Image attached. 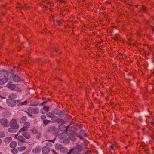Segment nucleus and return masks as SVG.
Instances as JSON below:
<instances>
[{
	"label": "nucleus",
	"mask_w": 154,
	"mask_h": 154,
	"mask_svg": "<svg viewBox=\"0 0 154 154\" xmlns=\"http://www.w3.org/2000/svg\"><path fill=\"white\" fill-rule=\"evenodd\" d=\"M24 123L23 127L19 130V133L27 130L28 128L30 126V124L29 122H26Z\"/></svg>",
	"instance_id": "obj_8"
},
{
	"label": "nucleus",
	"mask_w": 154,
	"mask_h": 154,
	"mask_svg": "<svg viewBox=\"0 0 154 154\" xmlns=\"http://www.w3.org/2000/svg\"><path fill=\"white\" fill-rule=\"evenodd\" d=\"M22 134L26 139H29L30 138V134L28 132L23 133Z\"/></svg>",
	"instance_id": "obj_20"
},
{
	"label": "nucleus",
	"mask_w": 154,
	"mask_h": 154,
	"mask_svg": "<svg viewBox=\"0 0 154 154\" xmlns=\"http://www.w3.org/2000/svg\"><path fill=\"white\" fill-rule=\"evenodd\" d=\"M151 124L152 125L154 124V119H152V121L151 122Z\"/></svg>",
	"instance_id": "obj_50"
},
{
	"label": "nucleus",
	"mask_w": 154,
	"mask_h": 154,
	"mask_svg": "<svg viewBox=\"0 0 154 154\" xmlns=\"http://www.w3.org/2000/svg\"><path fill=\"white\" fill-rule=\"evenodd\" d=\"M26 148V147L25 146H23L19 148L18 149L20 150V151H23Z\"/></svg>",
	"instance_id": "obj_39"
},
{
	"label": "nucleus",
	"mask_w": 154,
	"mask_h": 154,
	"mask_svg": "<svg viewBox=\"0 0 154 154\" xmlns=\"http://www.w3.org/2000/svg\"><path fill=\"white\" fill-rule=\"evenodd\" d=\"M17 135L18 134L15 135L14 138L17 139L20 142H26L25 139L22 136L19 135L17 136Z\"/></svg>",
	"instance_id": "obj_12"
},
{
	"label": "nucleus",
	"mask_w": 154,
	"mask_h": 154,
	"mask_svg": "<svg viewBox=\"0 0 154 154\" xmlns=\"http://www.w3.org/2000/svg\"><path fill=\"white\" fill-rule=\"evenodd\" d=\"M0 154H1L0 153Z\"/></svg>",
	"instance_id": "obj_64"
},
{
	"label": "nucleus",
	"mask_w": 154,
	"mask_h": 154,
	"mask_svg": "<svg viewBox=\"0 0 154 154\" xmlns=\"http://www.w3.org/2000/svg\"><path fill=\"white\" fill-rule=\"evenodd\" d=\"M56 21L57 22H59V20H56Z\"/></svg>",
	"instance_id": "obj_58"
},
{
	"label": "nucleus",
	"mask_w": 154,
	"mask_h": 154,
	"mask_svg": "<svg viewBox=\"0 0 154 154\" xmlns=\"http://www.w3.org/2000/svg\"><path fill=\"white\" fill-rule=\"evenodd\" d=\"M28 102L27 100H25L24 102H21L20 103V106L23 105H26L27 104Z\"/></svg>",
	"instance_id": "obj_35"
},
{
	"label": "nucleus",
	"mask_w": 154,
	"mask_h": 154,
	"mask_svg": "<svg viewBox=\"0 0 154 154\" xmlns=\"http://www.w3.org/2000/svg\"><path fill=\"white\" fill-rule=\"evenodd\" d=\"M54 113L56 115H60V116L63 114V112L59 109L55 110L54 111Z\"/></svg>",
	"instance_id": "obj_22"
},
{
	"label": "nucleus",
	"mask_w": 154,
	"mask_h": 154,
	"mask_svg": "<svg viewBox=\"0 0 154 154\" xmlns=\"http://www.w3.org/2000/svg\"><path fill=\"white\" fill-rule=\"evenodd\" d=\"M69 142V140L68 139H65L63 140V143L65 144H68Z\"/></svg>",
	"instance_id": "obj_38"
},
{
	"label": "nucleus",
	"mask_w": 154,
	"mask_h": 154,
	"mask_svg": "<svg viewBox=\"0 0 154 154\" xmlns=\"http://www.w3.org/2000/svg\"><path fill=\"white\" fill-rule=\"evenodd\" d=\"M11 127H12L14 129H17L19 127L18 125L17 124L16 120L14 119H13L10 122Z\"/></svg>",
	"instance_id": "obj_5"
},
{
	"label": "nucleus",
	"mask_w": 154,
	"mask_h": 154,
	"mask_svg": "<svg viewBox=\"0 0 154 154\" xmlns=\"http://www.w3.org/2000/svg\"><path fill=\"white\" fill-rule=\"evenodd\" d=\"M68 132L65 131L57 135L58 137L60 139H63L66 137L67 136Z\"/></svg>",
	"instance_id": "obj_13"
},
{
	"label": "nucleus",
	"mask_w": 154,
	"mask_h": 154,
	"mask_svg": "<svg viewBox=\"0 0 154 154\" xmlns=\"http://www.w3.org/2000/svg\"><path fill=\"white\" fill-rule=\"evenodd\" d=\"M41 118L43 120V122L45 125H47L50 121V120H47L46 116H41Z\"/></svg>",
	"instance_id": "obj_15"
},
{
	"label": "nucleus",
	"mask_w": 154,
	"mask_h": 154,
	"mask_svg": "<svg viewBox=\"0 0 154 154\" xmlns=\"http://www.w3.org/2000/svg\"><path fill=\"white\" fill-rule=\"evenodd\" d=\"M55 140V139L53 140H49L48 141L51 142H52L53 143H54Z\"/></svg>",
	"instance_id": "obj_47"
},
{
	"label": "nucleus",
	"mask_w": 154,
	"mask_h": 154,
	"mask_svg": "<svg viewBox=\"0 0 154 154\" xmlns=\"http://www.w3.org/2000/svg\"><path fill=\"white\" fill-rule=\"evenodd\" d=\"M6 102L8 105L10 107H13L16 105V101L15 100L7 99Z\"/></svg>",
	"instance_id": "obj_7"
},
{
	"label": "nucleus",
	"mask_w": 154,
	"mask_h": 154,
	"mask_svg": "<svg viewBox=\"0 0 154 154\" xmlns=\"http://www.w3.org/2000/svg\"><path fill=\"white\" fill-rule=\"evenodd\" d=\"M85 135V132L83 130H81L80 131L79 135L84 136Z\"/></svg>",
	"instance_id": "obj_41"
},
{
	"label": "nucleus",
	"mask_w": 154,
	"mask_h": 154,
	"mask_svg": "<svg viewBox=\"0 0 154 154\" xmlns=\"http://www.w3.org/2000/svg\"><path fill=\"white\" fill-rule=\"evenodd\" d=\"M48 113H47V116H48Z\"/></svg>",
	"instance_id": "obj_63"
},
{
	"label": "nucleus",
	"mask_w": 154,
	"mask_h": 154,
	"mask_svg": "<svg viewBox=\"0 0 154 154\" xmlns=\"http://www.w3.org/2000/svg\"><path fill=\"white\" fill-rule=\"evenodd\" d=\"M12 72L13 73H14L15 72V71L14 70H11Z\"/></svg>",
	"instance_id": "obj_54"
},
{
	"label": "nucleus",
	"mask_w": 154,
	"mask_h": 154,
	"mask_svg": "<svg viewBox=\"0 0 154 154\" xmlns=\"http://www.w3.org/2000/svg\"><path fill=\"white\" fill-rule=\"evenodd\" d=\"M27 118L26 116H23L20 119V122L21 123H24L26 121Z\"/></svg>",
	"instance_id": "obj_24"
},
{
	"label": "nucleus",
	"mask_w": 154,
	"mask_h": 154,
	"mask_svg": "<svg viewBox=\"0 0 154 154\" xmlns=\"http://www.w3.org/2000/svg\"><path fill=\"white\" fill-rule=\"evenodd\" d=\"M12 78L13 80L16 82H18L20 81V77L16 75L15 74H14L13 75Z\"/></svg>",
	"instance_id": "obj_16"
},
{
	"label": "nucleus",
	"mask_w": 154,
	"mask_h": 154,
	"mask_svg": "<svg viewBox=\"0 0 154 154\" xmlns=\"http://www.w3.org/2000/svg\"><path fill=\"white\" fill-rule=\"evenodd\" d=\"M113 38L114 39L115 41H117L118 40V38L116 36H114V37Z\"/></svg>",
	"instance_id": "obj_45"
},
{
	"label": "nucleus",
	"mask_w": 154,
	"mask_h": 154,
	"mask_svg": "<svg viewBox=\"0 0 154 154\" xmlns=\"http://www.w3.org/2000/svg\"><path fill=\"white\" fill-rule=\"evenodd\" d=\"M41 149L40 146H37L32 149V152L33 153H37L41 152Z\"/></svg>",
	"instance_id": "obj_14"
},
{
	"label": "nucleus",
	"mask_w": 154,
	"mask_h": 154,
	"mask_svg": "<svg viewBox=\"0 0 154 154\" xmlns=\"http://www.w3.org/2000/svg\"><path fill=\"white\" fill-rule=\"evenodd\" d=\"M74 134V133H69L68 134L69 138L72 141H75L76 140V137Z\"/></svg>",
	"instance_id": "obj_19"
},
{
	"label": "nucleus",
	"mask_w": 154,
	"mask_h": 154,
	"mask_svg": "<svg viewBox=\"0 0 154 154\" xmlns=\"http://www.w3.org/2000/svg\"><path fill=\"white\" fill-rule=\"evenodd\" d=\"M20 142H18V144L19 145H20Z\"/></svg>",
	"instance_id": "obj_59"
},
{
	"label": "nucleus",
	"mask_w": 154,
	"mask_h": 154,
	"mask_svg": "<svg viewBox=\"0 0 154 154\" xmlns=\"http://www.w3.org/2000/svg\"><path fill=\"white\" fill-rule=\"evenodd\" d=\"M2 142V140L0 139V144H1Z\"/></svg>",
	"instance_id": "obj_55"
},
{
	"label": "nucleus",
	"mask_w": 154,
	"mask_h": 154,
	"mask_svg": "<svg viewBox=\"0 0 154 154\" xmlns=\"http://www.w3.org/2000/svg\"><path fill=\"white\" fill-rule=\"evenodd\" d=\"M39 104V103L38 101H35L30 104V106H36Z\"/></svg>",
	"instance_id": "obj_27"
},
{
	"label": "nucleus",
	"mask_w": 154,
	"mask_h": 154,
	"mask_svg": "<svg viewBox=\"0 0 154 154\" xmlns=\"http://www.w3.org/2000/svg\"><path fill=\"white\" fill-rule=\"evenodd\" d=\"M68 150L67 148L65 147H62L60 151L63 153H66L68 152Z\"/></svg>",
	"instance_id": "obj_29"
},
{
	"label": "nucleus",
	"mask_w": 154,
	"mask_h": 154,
	"mask_svg": "<svg viewBox=\"0 0 154 154\" xmlns=\"http://www.w3.org/2000/svg\"><path fill=\"white\" fill-rule=\"evenodd\" d=\"M16 101V102L19 103V105L20 106V103L21 102V100H15Z\"/></svg>",
	"instance_id": "obj_42"
},
{
	"label": "nucleus",
	"mask_w": 154,
	"mask_h": 154,
	"mask_svg": "<svg viewBox=\"0 0 154 154\" xmlns=\"http://www.w3.org/2000/svg\"><path fill=\"white\" fill-rule=\"evenodd\" d=\"M62 145L59 144H57L55 146V149L57 150H60L61 148H62Z\"/></svg>",
	"instance_id": "obj_26"
},
{
	"label": "nucleus",
	"mask_w": 154,
	"mask_h": 154,
	"mask_svg": "<svg viewBox=\"0 0 154 154\" xmlns=\"http://www.w3.org/2000/svg\"><path fill=\"white\" fill-rule=\"evenodd\" d=\"M82 135H76V136L78 137H79L80 138V139L81 140H83V137L82 136Z\"/></svg>",
	"instance_id": "obj_44"
},
{
	"label": "nucleus",
	"mask_w": 154,
	"mask_h": 154,
	"mask_svg": "<svg viewBox=\"0 0 154 154\" xmlns=\"http://www.w3.org/2000/svg\"><path fill=\"white\" fill-rule=\"evenodd\" d=\"M59 129L61 131H66V128L63 124H60L58 126Z\"/></svg>",
	"instance_id": "obj_18"
},
{
	"label": "nucleus",
	"mask_w": 154,
	"mask_h": 154,
	"mask_svg": "<svg viewBox=\"0 0 154 154\" xmlns=\"http://www.w3.org/2000/svg\"><path fill=\"white\" fill-rule=\"evenodd\" d=\"M0 122L4 126L8 127L9 126L8 121L5 119H2L0 120Z\"/></svg>",
	"instance_id": "obj_9"
},
{
	"label": "nucleus",
	"mask_w": 154,
	"mask_h": 154,
	"mask_svg": "<svg viewBox=\"0 0 154 154\" xmlns=\"http://www.w3.org/2000/svg\"><path fill=\"white\" fill-rule=\"evenodd\" d=\"M52 151L54 153V154H58L57 152L55 151V150L53 149L52 150Z\"/></svg>",
	"instance_id": "obj_46"
},
{
	"label": "nucleus",
	"mask_w": 154,
	"mask_h": 154,
	"mask_svg": "<svg viewBox=\"0 0 154 154\" xmlns=\"http://www.w3.org/2000/svg\"><path fill=\"white\" fill-rule=\"evenodd\" d=\"M29 131L30 132L32 133L35 134H37L38 132V131L35 128H32L31 129L29 130Z\"/></svg>",
	"instance_id": "obj_28"
},
{
	"label": "nucleus",
	"mask_w": 154,
	"mask_h": 154,
	"mask_svg": "<svg viewBox=\"0 0 154 154\" xmlns=\"http://www.w3.org/2000/svg\"><path fill=\"white\" fill-rule=\"evenodd\" d=\"M11 152L12 153L15 154L17 153L18 151L16 149H11Z\"/></svg>",
	"instance_id": "obj_32"
},
{
	"label": "nucleus",
	"mask_w": 154,
	"mask_h": 154,
	"mask_svg": "<svg viewBox=\"0 0 154 154\" xmlns=\"http://www.w3.org/2000/svg\"><path fill=\"white\" fill-rule=\"evenodd\" d=\"M57 2L59 1L60 3L62 4L63 3L66 2V0H56Z\"/></svg>",
	"instance_id": "obj_40"
},
{
	"label": "nucleus",
	"mask_w": 154,
	"mask_h": 154,
	"mask_svg": "<svg viewBox=\"0 0 154 154\" xmlns=\"http://www.w3.org/2000/svg\"><path fill=\"white\" fill-rule=\"evenodd\" d=\"M17 146V143L16 142L14 141H12L10 143V146L12 148H14L16 147Z\"/></svg>",
	"instance_id": "obj_23"
},
{
	"label": "nucleus",
	"mask_w": 154,
	"mask_h": 154,
	"mask_svg": "<svg viewBox=\"0 0 154 154\" xmlns=\"http://www.w3.org/2000/svg\"><path fill=\"white\" fill-rule=\"evenodd\" d=\"M50 151V149L48 146H43L42 148V152L44 154H47Z\"/></svg>",
	"instance_id": "obj_10"
},
{
	"label": "nucleus",
	"mask_w": 154,
	"mask_h": 154,
	"mask_svg": "<svg viewBox=\"0 0 154 154\" xmlns=\"http://www.w3.org/2000/svg\"><path fill=\"white\" fill-rule=\"evenodd\" d=\"M43 109L45 111V112H48L49 109V108L48 106H44Z\"/></svg>",
	"instance_id": "obj_30"
},
{
	"label": "nucleus",
	"mask_w": 154,
	"mask_h": 154,
	"mask_svg": "<svg viewBox=\"0 0 154 154\" xmlns=\"http://www.w3.org/2000/svg\"><path fill=\"white\" fill-rule=\"evenodd\" d=\"M5 134L4 133H3L2 135H1L0 137H4L5 136Z\"/></svg>",
	"instance_id": "obj_48"
},
{
	"label": "nucleus",
	"mask_w": 154,
	"mask_h": 154,
	"mask_svg": "<svg viewBox=\"0 0 154 154\" xmlns=\"http://www.w3.org/2000/svg\"><path fill=\"white\" fill-rule=\"evenodd\" d=\"M0 109H3V108L1 106H0Z\"/></svg>",
	"instance_id": "obj_56"
},
{
	"label": "nucleus",
	"mask_w": 154,
	"mask_h": 154,
	"mask_svg": "<svg viewBox=\"0 0 154 154\" xmlns=\"http://www.w3.org/2000/svg\"><path fill=\"white\" fill-rule=\"evenodd\" d=\"M110 147L112 149H114V146H110Z\"/></svg>",
	"instance_id": "obj_49"
},
{
	"label": "nucleus",
	"mask_w": 154,
	"mask_h": 154,
	"mask_svg": "<svg viewBox=\"0 0 154 154\" xmlns=\"http://www.w3.org/2000/svg\"><path fill=\"white\" fill-rule=\"evenodd\" d=\"M28 111L29 112H26L29 115V116H32V115H30V113L33 114H37L38 113L39 110L38 108H34L30 107L28 108Z\"/></svg>",
	"instance_id": "obj_3"
},
{
	"label": "nucleus",
	"mask_w": 154,
	"mask_h": 154,
	"mask_svg": "<svg viewBox=\"0 0 154 154\" xmlns=\"http://www.w3.org/2000/svg\"><path fill=\"white\" fill-rule=\"evenodd\" d=\"M47 102H48L47 101H44L43 102L41 103L40 104V105L43 106L44 105H45V104H46L47 103Z\"/></svg>",
	"instance_id": "obj_43"
},
{
	"label": "nucleus",
	"mask_w": 154,
	"mask_h": 154,
	"mask_svg": "<svg viewBox=\"0 0 154 154\" xmlns=\"http://www.w3.org/2000/svg\"><path fill=\"white\" fill-rule=\"evenodd\" d=\"M140 12H145L146 11V7L144 6L143 5L141 10Z\"/></svg>",
	"instance_id": "obj_31"
},
{
	"label": "nucleus",
	"mask_w": 154,
	"mask_h": 154,
	"mask_svg": "<svg viewBox=\"0 0 154 154\" xmlns=\"http://www.w3.org/2000/svg\"><path fill=\"white\" fill-rule=\"evenodd\" d=\"M47 118V120H50V119H48V118Z\"/></svg>",
	"instance_id": "obj_60"
},
{
	"label": "nucleus",
	"mask_w": 154,
	"mask_h": 154,
	"mask_svg": "<svg viewBox=\"0 0 154 154\" xmlns=\"http://www.w3.org/2000/svg\"><path fill=\"white\" fill-rule=\"evenodd\" d=\"M12 140V138L11 137H8L5 139V143H8L11 141Z\"/></svg>",
	"instance_id": "obj_25"
},
{
	"label": "nucleus",
	"mask_w": 154,
	"mask_h": 154,
	"mask_svg": "<svg viewBox=\"0 0 154 154\" xmlns=\"http://www.w3.org/2000/svg\"><path fill=\"white\" fill-rule=\"evenodd\" d=\"M77 131V129L73 126L70 127L69 126H68L66 127V131H67V132H68H68H70V133H73L75 135Z\"/></svg>",
	"instance_id": "obj_6"
},
{
	"label": "nucleus",
	"mask_w": 154,
	"mask_h": 154,
	"mask_svg": "<svg viewBox=\"0 0 154 154\" xmlns=\"http://www.w3.org/2000/svg\"><path fill=\"white\" fill-rule=\"evenodd\" d=\"M7 112H8V114H7L8 115H11V113L9 111H7Z\"/></svg>",
	"instance_id": "obj_51"
},
{
	"label": "nucleus",
	"mask_w": 154,
	"mask_h": 154,
	"mask_svg": "<svg viewBox=\"0 0 154 154\" xmlns=\"http://www.w3.org/2000/svg\"><path fill=\"white\" fill-rule=\"evenodd\" d=\"M16 85L15 84H12L11 82L8 83L6 87L9 90L13 91L14 90Z\"/></svg>",
	"instance_id": "obj_11"
},
{
	"label": "nucleus",
	"mask_w": 154,
	"mask_h": 154,
	"mask_svg": "<svg viewBox=\"0 0 154 154\" xmlns=\"http://www.w3.org/2000/svg\"><path fill=\"white\" fill-rule=\"evenodd\" d=\"M0 98H2V99H4L5 98V97L1 96H0Z\"/></svg>",
	"instance_id": "obj_52"
},
{
	"label": "nucleus",
	"mask_w": 154,
	"mask_h": 154,
	"mask_svg": "<svg viewBox=\"0 0 154 154\" xmlns=\"http://www.w3.org/2000/svg\"><path fill=\"white\" fill-rule=\"evenodd\" d=\"M17 95L14 93H11L8 96V99L10 100H14L17 98Z\"/></svg>",
	"instance_id": "obj_17"
},
{
	"label": "nucleus",
	"mask_w": 154,
	"mask_h": 154,
	"mask_svg": "<svg viewBox=\"0 0 154 154\" xmlns=\"http://www.w3.org/2000/svg\"><path fill=\"white\" fill-rule=\"evenodd\" d=\"M82 147L81 145H76L74 148L70 149L67 154H71L73 153V154H77L78 153L81 152L82 150Z\"/></svg>",
	"instance_id": "obj_2"
},
{
	"label": "nucleus",
	"mask_w": 154,
	"mask_h": 154,
	"mask_svg": "<svg viewBox=\"0 0 154 154\" xmlns=\"http://www.w3.org/2000/svg\"><path fill=\"white\" fill-rule=\"evenodd\" d=\"M152 76V75H153V76H154V72H153L152 73V74L151 75Z\"/></svg>",
	"instance_id": "obj_57"
},
{
	"label": "nucleus",
	"mask_w": 154,
	"mask_h": 154,
	"mask_svg": "<svg viewBox=\"0 0 154 154\" xmlns=\"http://www.w3.org/2000/svg\"><path fill=\"white\" fill-rule=\"evenodd\" d=\"M14 128L11 127L8 129V131L10 132H15V129Z\"/></svg>",
	"instance_id": "obj_34"
},
{
	"label": "nucleus",
	"mask_w": 154,
	"mask_h": 154,
	"mask_svg": "<svg viewBox=\"0 0 154 154\" xmlns=\"http://www.w3.org/2000/svg\"><path fill=\"white\" fill-rule=\"evenodd\" d=\"M42 137V135L41 133L39 132L38 133V134L36 136V139H39L41 138Z\"/></svg>",
	"instance_id": "obj_36"
},
{
	"label": "nucleus",
	"mask_w": 154,
	"mask_h": 154,
	"mask_svg": "<svg viewBox=\"0 0 154 154\" xmlns=\"http://www.w3.org/2000/svg\"><path fill=\"white\" fill-rule=\"evenodd\" d=\"M41 113H42V114H43V113H43V112H41Z\"/></svg>",
	"instance_id": "obj_61"
},
{
	"label": "nucleus",
	"mask_w": 154,
	"mask_h": 154,
	"mask_svg": "<svg viewBox=\"0 0 154 154\" xmlns=\"http://www.w3.org/2000/svg\"><path fill=\"white\" fill-rule=\"evenodd\" d=\"M55 122H57L59 124H63L65 123V122L61 119L57 118L56 120H55Z\"/></svg>",
	"instance_id": "obj_21"
},
{
	"label": "nucleus",
	"mask_w": 154,
	"mask_h": 154,
	"mask_svg": "<svg viewBox=\"0 0 154 154\" xmlns=\"http://www.w3.org/2000/svg\"><path fill=\"white\" fill-rule=\"evenodd\" d=\"M9 72L5 70H0V85H2L8 80Z\"/></svg>",
	"instance_id": "obj_1"
},
{
	"label": "nucleus",
	"mask_w": 154,
	"mask_h": 154,
	"mask_svg": "<svg viewBox=\"0 0 154 154\" xmlns=\"http://www.w3.org/2000/svg\"><path fill=\"white\" fill-rule=\"evenodd\" d=\"M47 132L54 134H57L58 132L57 129L54 126L49 127L47 130Z\"/></svg>",
	"instance_id": "obj_4"
},
{
	"label": "nucleus",
	"mask_w": 154,
	"mask_h": 154,
	"mask_svg": "<svg viewBox=\"0 0 154 154\" xmlns=\"http://www.w3.org/2000/svg\"><path fill=\"white\" fill-rule=\"evenodd\" d=\"M15 91L18 92H21V90L19 87L15 86V88L14 89Z\"/></svg>",
	"instance_id": "obj_33"
},
{
	"label": "nucleus",
	"mask_w": 154,
	"mask_h": 154,
	"mask_svg": "<svg viewBox=\"0 0 154 154\" xmlns=\"http://www.w3.org/2000/svg\"><path fill=\"white\" fill-rule=\"evenodd\" d=\"M93 118H94V119L95 118V117H93Z\"/></svg>",
	"instance_id": "obj_62"
},
{
	"label": "nucleus",
	"mask_w": 154,
	"mask_h": 154,
	"mask_svg": "<svg viewBox=\"0 0 154 154\" xmlns=\"http://www.w3.org/2000/svg\"><path fill=\"white\" fill-rule=\"evenodd\" d=\"M48 117H49L50 118L53 120V121H55V120L57 119L55 117V116H53V117H52V116H47Z\"/></svg>",
	"instance_id": "obj_37"
},
{
	"label": "nucleus",
	"mask_w": 154,
	"mask_h": 154,
	"mask_svg": "<svg viewBox=\"0 0 154 154\" xmlns=\"http://www.w3.org/2000/svg\"><path fill=\"white\" fill-rule=\"evenodd\" d=\"M54 50L56 52L58 51V49H54Z\"/></svg>",
	"instance_id": "obj_53"
}]
</instances>
